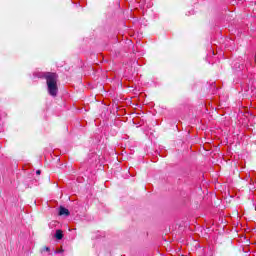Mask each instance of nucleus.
<instances>
[{"instance_id": "obj_5", "label": "nucleus", "mask_w": 256, "mask_h": 256, "mask_svg": "<svg viewBox=\"0 0 256 256\" xmlns=\"http://www.w3.org/2000/svg\"><path fill=\"white\" fill-rule=\"evenodd\" d=\"M43 251L49 252V251H51V248H49V247L46 246V247H44Z\"/></svg>"}, {"instance_id": "obj_3", "label": "nucleus", "mask_w": 256, "mask_h": 256, "mask_svg": "<svg viewBox=\"0 0 256 256\" xmlns=\"http://www.w3.org/2000/svg\"><path fill=\"white\" fill-rule=\"evenodd\" d=\"M54 237L57 241H61V239H63L64 235H63V230L61 229H57L55 234H54Z\"/></svg>"}, {"instance_id": "obj_1", "label": "nucleus", "mask_w": 256, "mask_h": 256, "mask_svg": "<svg viewBox=\"0 0 256 256\" xmlns=\"http://www.w3.org/2000/svg\"><path fill=\"white\" fill-rule=\"evenodd\" d=\"M34 77L38 79H46V87L50 97H57L59 94V86H57V81L59 75L55 72H35Z\"/></svg>"}, {"instance_id": "obj_2", "label": "nucleus", "mask_w": 256, "mask_h": 256, "mask_svg": "<svg viewBox=\"0 0 256 256\" xmlns=\"http://www.w3.org/2000/svg\"><path fill=\"white\" fill-rule=\"evenodd\" d=\"M58 215L59 217H69L71 212L65 206L61 205L58 207Z\"/></svg>"}, {"instance_id": "obj_6", "label": "nucleus", "mask_w": 256, "mask_h": 256, "mask_svg": "<svg viewBox=\"0 0 256 256\" xmlns=\"http://www.w3.org/2000/svg\"><path fill=\"white\" fill-rule=\"evenodd\" d=\"M40 174H41V170H37L36 175H40Z\"/></svg>"}, {"instance_id": "obj_4", "label": "nucleus", "mask_w": 256, "mask_h": 256, "mask_svg": "<svg viewBox=\"0 0 256 256\" xmlns=\"http://www.w3.org/2000/svg\"><path fill=\"white\" fill-rule=\"evenodd\" d=\"M63 252H64L63 249H58V250L54 251L55 255H59V254H61Z\"/></svg>"}]
</instances>
